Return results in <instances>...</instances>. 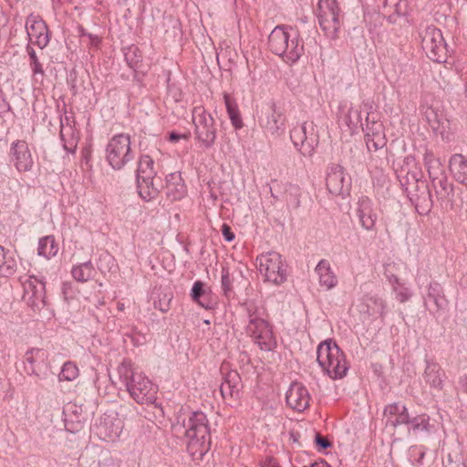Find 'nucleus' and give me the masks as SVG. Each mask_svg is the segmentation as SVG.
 Wrapping results in <instances>:
<instances>
[{
  "label": "nucleus",
  "instance_id": "obj_1",
  "mask_svg": "<svg viewBox=\"0 0 467 467\" xmlns=\"http://www.w3.org/2000/svg\"><path fill=\"white\" fill-rule=\"evenodd\" d=\"M268 47L272 53L290 64L298 61L304 54V41L298 30L285 25L276 26L271 31Z\"/></svg>",
  "mask_w": 467,
  "mask_h": 467
},
{
  "label": "nucleus",
  "instance_id": "obj_2",
  "mask_svg": "<svg viewBox=\"0 0 467 467\" xmlns=\"http://www.w3.org/2000/svg\"><path fill=\"white\" fill-rule=\"evenodd\" d=\"M245 306L248 316L246 333L261 350H273L276 347V339L271 325L265 318V309L253 302H248Z\"/></svg>",
  "mask_w": 467,
  "mask_h": 467
},
{
  "label": "nucleus",
  "instance_id": "obj_3",
  "mask_svg": "<svg viewBox=\"0 0 467 467\" xmlns=\"http://www.w3.org/2000/svg\"><path fill=\"white\" fill-rule=\"evenodd\" d=\"M317 360L333 379L344 378L349 368L344 352L333 339H326L317 346Z\"/></svg>",
  "mask_w": 467,
  "mask_h": 467
},
{
  "label": "nucleus",
  "instance_id": "obj_4",
  "mask_svg": "<svg viewBox=\"0 0 467 467\" xmlns=\"http://www.w3.org/2000/svg\"><path fill=\"white\" fill-rule=\"evenodd\" d=\"M317 360L333 379L344 378L349 368L344 352L333 339H326L317 346Z\"/></svg>",
  "mask_w": 467,
  "mask_h": 467
},
{
  "label": "nucleus",
  "instance_id": "obj_5",
  "mask_svg": "<svg viewBox=\"0 0 467 467\" xmlns=\"http://www.w3.org/2000/svg\"><path fill=\"white\" fill-rule=\"evenodd\" d=\"M400 182L409 199L420 213H427L431 210L433 206L432 192L417 172L408 171Z\"/></svg>",
  "mask_w": 467,
  "mask_h": 467
},
{
  "label": "nucleus",
  "instance_id": "obj_6",
  "mask_svg": "<svg viewBox=\"0 0 467 467\" xmlns=\"http://www.w3.org/2000/svg\"><path fill=\"white\" fill-rule=\"evenodd\" d=\"M314 14L325 35L332 39L337 38L344 17L338 2L337 0H318Z\"/></svg>",
  "mask_w": 467,
  "mask_h": 467
},
{
  "label": "nucleus",
  "instance_id": "obj_7",
  "mask_svg": "<svg viewBox=\"0 0 467 467\" xmlns=\"http://www.w3.org/2000/svg\"><path fill=\"white\" fill-rule=\"evenodd\" d=\"M424 165L427 168L431 182V191L438 201L446 200L452 192V186L448 182L447 176L440 161L431 151L426 150L423 157Z\"/></svg>",
  "mask_w": 467,
  "mask_h": 467
},
{
  "label": "nucleus",
  "instance_id": "obj_8",
  "mask_svg": "<svg viewBox=\"0 0 467 467\" xmlns=\"http://www.w3.org/2000/svg\"><path fill=\"white\" fill-rule=\"evenodd\" d=\"M421 47L426 56L437 63H443L448 57V48L441 31L434 26H428L420 32Z\"/></svg>",
  "mask_w": 467,
  "mask_h": 467
},
{
  "label": "nucleus",
  "instance_id": "obj_9",
  "mask_svg": "<svg viewBox=\"0 0 467 467\" xmlns=\"http://www.w3.org/2000/svg\"><path fill=\"white\" fill-rule=\"evenodd\" d=\"M261 275L265 281L279 285L286 281L287 265L282 260L279 253L271 251L261 254L256 258Z\"/></svg>",
  "mask_w": 467,
  "mask_h": 467
},
{
  "label": "nucleus",
  "instance_id": "obj_10",
  "mask_svg": "<svg viewBox=\"0 0 467 467\" xmlns=\"http://www.w3.org/2000/svg\"><path fill=\"white\" fill-rule=\"evenodd\" d=\"M362 107L367 113L365 123L361 127L365 133L367 148L369 151H377L387 143L384 127L377 115L371 111L373 106L370 101H363Z\"/></svg>",
  "mask_w": 467,
  "mask_h": 467
},
{
  "label": "nucleus",
  "instance_id": "obj_11",
  "mask_svg": "<svg viewBox=\"0 0 467 467\" xmlns=\"http://www.w3.org/2000/svg\"><path fill=\"white\" fill-rule=\"evenodd\" d=\"M106 158L114 170H120L132 161L134 155L130 148V135L124 133L114 135L107 145Z\"/></svg>",
  "mask_w": 467,
  "mask_h": 467
},
{
  "label": "nucleus",
  "instance_id": "obj_12",
  "mask_svg": "<svg viewBox=\"0 0 467 467\" xmlns=\"http://www.w3.org/2000/svg\"><path fill=\"white\" fill-rule=\"evenodd\" d=\"M156 174L153 160L149 155H142L138 163L136 178L139 194L145 201L154 199L158 195L159 191L154 183Z\"/></svg>",
  "mask_w": 467,
  "mask_h": 467
},
{
  "label": "nucleus",
  "instance_id": "obj_13",
  "mask_svg": "<svg viewBox=\"0 0 467 467\" xmlns=\"http://www.w3.org/2000/svg\"><path fill=\"white\" fill-rule=\"evenodd\" d=\"M290 139L294 146L305 157H311L318 144V138L315 132L313 122H304L295 126L290 130Z\"/></svg>",
  "mask_w": 467,
  "mask_h": 467
},
{
  "label": "nucleus",
  "instance_id": "obj_14",
  "mask_svg": "<svg viewBox=\"0 0 467 467\" xmlns=\"http://www.w3.org/2000/svg\"><path fill=\"white\" fill-rule=\"evenodd\" d=\"M192 121L195 126L196 139L204 148H211L216 140V128L214 119L202 107L194 108Z\"/></svg>",
  "mask_w": 467,
  "mask_h": 467
},
{
  "label": "nucleus",
  "instance_id": "obj_15",
  "mask_svg": "<svg viewBox=\"0 0 467 467\" xmlns=\"http://www.w3.org/2000/svg\"><path fill=\"white\" fill-rule=\"evenodd\" d=\"M23 285V301L34 311H40L46 305L45 283L34 275L20 277Z\"/></svg>",
  "mask_w": 467,
  "mask_h": 467
},
{
  "label": "nucleus",
  "instance_id": "obj_16",
  "mask_svg": "<svg viewBox=\"0 0 467 467\" xmlns=\"http://www.w3.org/2000/svg\"><path fill=\"white\" fill-rule=\"evenodd\" d=\"M326 186L334 196L345 198L351 189V177L339 164H330L327 169Z\"/></svg>",
  "mask_w": 467,
  "mask_h": 467
},
{
  "label": "nucleus",
  "instance_id": "obj_17",
  "mask_svg": "<svg viewBox=\"0 0 467 467\" xmlns=\"http://www.w3.org/2000/svg\"><path fill=\"white\" fill-rule=\"evenodd\" d=\"M130 397L139 404H152L156 400L158 387L142 372L126 387Z\"/></svg>",
  "mask_w": 467,
  "mask_h": 467
},
{
  "label": "nucleus",
  "instance_id": "obj_18",
  "mask_svg": "<svg viewBox=\"0 0 467 467\" xmlns=\"http://www.w3.org/2000/svg\"><path fill=\"white\" fill-rule=\"evenodd\" d=\"M181 418H179L178 423L183 428L186 437L210 435L209 421L206 414L202 411H192L185 415L182 420Z\"/></svg>",
  "mask_w": 467,
  "mask_h": 467
},
{
  "label": "nucleus",
  "instance_id": "obj_19",
  "mask_svg": "<svg viewBox=\"0 0 467 467\" xmlns=\"http://www.w3.org/2000/svg\"><path fill=\"white\" fill-rule=\"evenodd\" d=\"M422 299L425 308L431 315L444 311L449 304L443 287L436 281H432L427 285L425 292L422 293Z\"/></svg>",
  "mask_w": 467,
  "mask_h": 467
},
{
  "label": "nucleus",
  "instance_id": "obj_20",
  "mask_svg": "<svg viewBox=\"0 0 467 467\" xmlns=\"http://www.w3.org/2000/svg\"><path fill=\"white\" fill-rule=\"evenodd\" d=\"M10 159L19 172L30 171L33 168L34 161L26 140H17L12 142Z\"/></svg>",
  "mask_w": 467,
  "mask_h": 467
},
{
  "label": "nucleus",
  "instance_id": "obj_21",
  "mask_svg": "<svg viewBox=\"0 0 467 467\" xmlns=\"http://www.w3.org/2000/svg\"><path fill=\"white\" fill-rule=\"evenodd\" d=\"M27 36L32 43L38 46L41 49L49 43V35L47 26L38 16L31 14L26 21Z\"/></svg>",
  "mask_w": 467,
  "mask_h": 467
},
{
  "label": "nucleus",
  "instance_id": "obj_22",
  "mask_svg": "<svg viewBox=\"0 0 467 467\" xmlns=\"http://www.w3.org/2000/svg\"><path fill=\"white\" fill-rule=\"evenodd\" d=\"M262 128L272 136L279 137L285 130V117L283 110L272 102L270 111L260 119Z\"/></svg>",
  "mask_w": 467,
  "mask_h": 467
},
{
  "label": "nucleus",
  "instance_id": "obj_23",
  "mask_svg": "<svg viewBox=\"0 0 467 467\" xmlns=\"http://www.w3.org/2000/svg\"><path fill=\"white\" fill-rule=\"evenodd\" d=\"M243 383L239 373L236 370H231L223 377L220 386V392L223 400L229 404L236 403L242 394Z\"/></svg>",
  "mask_w": 467,
  "mask_h": 467
},
{
  "label": "nucleus",
  "instance_id": "obj_24",
  "mask_svg": "<svg viewBox=\"0 0 467 467\" xmlns=\"http://www.w3.org/2000/svg\"><path fill=\"white\" fill-rule=\"evenodd\" d=\"M48 354L43 348H31L25 354V370L29 375L40 377L48 368Z\"/></svg>",
  "mask_w": 467,
  "mask_h": 467
},
{
  "label": "nucleus",
  "instance_id": "obj_25",
  "mask_svg": "<svg viewBox=\"0 0 467 467\" xmlns=\"http://www.w3.org/2000/svg\"><path fill=\"white\" fill-rule=\"evenodd\" d=\"M123 429V422L116 412L104 413L97 425L98 434L103 440H115Z\"/></svg>",
  "mask_w": 467,
  "mask_h": 467
},
{
  "label": "nucleus",
  "instance_id": "obj_26",
  "mask_svg": "<svg viewBox=\"0 0 467 467\" xmlns=\"http://www.w3.org/2000/svg\"><path fill=\"white\" fill-rule=\"evenodd\" d=\"M358 308L363 320L380 318L383 321L387 313L385 300L377 296H365Z\"/></svg>",
  "mask_w": 467,
  "mask_h": 467
},
{
  "label": "nucleus",
  "instance_id": "obj_27",
  "mask_svg": "<svg viewBox=\"0 0 467 467\" xmlns=\"http://www.w3.org/2000/svg\"><path fill=\"white\" fill-rule=\"evenodd\" d=\"M356 213L362 228L367 231H371L375 228L378 213L373 202L368 197L362 196L358 199Z\"/></svg>",
  "mask_w": 467,
  "mask_h": 467
},
{
  "label": "nucleus",
  "instance_id": "obj_28",
  "mask_svg": "<svg viewBox=\"0 0 467 467\" xmlns=\"http://www.w3.org/2000/svg\"><path fill=\"white\" fill-rule=\"evenodd\" d=\"M285 400L291 409L304 411L309 406L310 395L302 383L294 382L286 391Z\"/></svg>",
  "mask_w": 467,
  "mask_h": 467
},
{
  "label": "nucleus",
  "instance_id": "obj_29",
  "mask_svg": "<svg viewBox=\"0 0 467 467\" xmlns=\"http://www.w3.org/2000/svg\"><path fill=\"white\" fill-rule=\"evenodd\" d=\"M446 375L441 367L434 360H426L423 379L431 389L441 390L443 389Z\"/></svg>",
  "mask_w": 467,
  "mask_h": 467
},
{
  "label": "nucleus",
  "instance_id": "obj_30",
  "mask_svg": "<svg viewBox=\"0 0 467 467\" xmlns=\"http://www.w3.org/2000/svg\"><path fill=\"white\" fill-rule=\"evenodd\" d=\"M384 416L387 418V424L394 428L400 425H405L409 422V411L405 404L401 402H393L385 407L383 411Z\"/></svg>",
  "mask_w": 467,
  "mask_h": 467
},
{
  "label": "nucleus",
  "instance_id": "obj_31",
  "mask_svg": "<svg viewBox=\"0 0 467 467\" xmlns=\"http://www.w3.org/2000/svg\"><path fill=\"white\" fill-rule=\"evenodd\" d=\"M186 192V185L180 172H171L166 176L165 192L171 201L182 199Z\"/></svg>",
  "mask_w": 467,
  "mask_h": 467
},
{
  "label": "nucleus",
  "instance_id": "obj_32",
  "mask_svg": "<svg viewBox=\"0 0 467 467\" xmlns=\"http://www.w3.org/2000/svg\"><path fill=\"white\" fill-rule=\"evenodd\" d=\"M187 451L193 461H202L204 455L209 451L211 446L210 435L186 437Z\"/></svg>",
  "mask_w": 467,
  "mask_h": 467
},
{
  "label": "nucleus",
  "instance_id": "obj_33",
  "mask_svg": "<svg viewBox=\"0 0 467 467\" xmlns=\"http://www.w3.org/2000/svg\"><path fill=\"white\" fill-rule=\"evenodd\" d=\"M315 272L318 276L320 286L325 287L327 290H331L337 285V277L327 260L321 259L317 263Z\"/></svg>",
  "mask_w": 467,
  "mask_h": 467
},
{
  "label": "nucleus",
  "instance_id": "obj_34",
  "mask_svg": "<svg viewBox=\"0 0 467 467\" xmlns=\"http://www.w3.org/2000/svg\"><path fill=\"white\" fill-rule=\"evenodd\" d=\"M17 269V261L15 254L0 245V276L9 277Z\"/></svg>",
  "mask_w": 467,
  "mask_h": 467
},
{
  "label": "nucleus",
  "instance_id": "obj_35",
  "mask_svg": "<svg viewBox=\"0 0 467 467\" xmlns=\"http://www.w3.org/2000/svg\"><path fill=\"white\" fill-rule=\"evenodd\" d=\"M65 121L66 124L63 119L61 120L60 138L64 142V149L68 152H74L78 144V137L74 128L69 124L68 117L65 118Z\"/></svg>",
  "mask_w": 467,
  "mask_h": 467
},
{
  "label": "nucleus",
  "instance_id": "obj_36",
  "mask_svg": "<svg viewBox=\"0 0 467 467\" xmlns=\"http://www.w3.org/2000/svg\"><path fill=\"white\" fill-rule=\"evenodd\" d=\"M450 167L457 182L467 186V160L461 154L453 155Z\"/></svg>",
  "mask_w": 467,
  "mask_h": 467
},
{
  "label": "nucleus",
  "instance_id": "obj_37",
  "mask_svg": "<svg viewBox=\"0 0 467 467\" xmlns=\"http://www.w3.org/2000/svg\"><path fill=\"white\" fill-rule=\"evenodd\" d=\"M223 100L232 125L235 130L242 129L244 127V122L235 99L232 98L230 94L224 93Z\"/></svg>",
  "mask_w": 467,
  "mask_h": 467
},
{
  "label": "nucleus",
  "instance_id": "obj_38",
  "mask_svg": "<svg viewBox=\"0 0 467 467\" xmlns=\"http://www.w3.org/2000/svg\"><path fill=\"white\" fill-rule=\"evenodd\" d=\"M58 244L53 235L42 237L38 241L37 254L46 259H50L58 252Z\"/></svg>",
  "mask_w": 467,
  "mask_h": 467
},
{
  "label": "nucleus",
  "instance_id": "obj_39",
  "mask_svg": "<svg viewBox=\"0 0 467 467\" xmlns=\"http://www.w3.org/2000/svg\"><path fill=\"white\" fill-rule=\"evenodd\" d=\"M96 269L94 268L91 261H88L78 265L73 266L71 274L73 278L78 282H87L96 275Z\"/></svg>",
  "mask_w": 467,
  "mask_h": 467
},
{
  "label": "nucleus",
  "instance_id": "obj_40",
  "mask_svg": "<svg viewBox=\"0 0 467 467\" xmlns=\"http://www.w3.org/2000/svg\"><path fill=\"white\" fill-rule=\"evenodd\" d=\"M405 425H408L409 431H412L413 433L429 431L430 416L425 413L412 418L410 416L409 422L405 423Z\"/></svg>",
  "mask_w": 467,
  "mask_h": 467
},
{
  "label": "nucleus",
  "instance_id": "obj_41",
  "mask_svg": "<svg viewBox=\"0 0 467 467\" xmlns=\"http://www.w3.org/2000/svg\"><path fill=\"white\" fill-rule=\"evenodd\" d=\"M118 375L119 377L120 381L124 384L125 387L135 379L136 375H140L141 372L135 371L132 367V363L129 359H124L120 365L117 368Z\"/></svg>",
  "mask_w": 467,
  "mask_h": 467
},
{
  "label": "nucleus",
  "instance_id": "obj_42",
  "mask_svg": "<svg viewBox=\"0 0 467 467\" xmlns=\"http://www.w3.org/2000/svg\"><path fill=\"white\" fill-rule=\"evenodd\" d=\"M343 121L353 132L364 124L361 118V109L350 107L343 118Z\"/></svg>",
  "mask_w": 467,
  "mask_h": 467
},
{
  "label": "nucleus",
  "instance_id": "obj_43",
  "mask_svg": "<svg viewBox=\"0 0 467 467\" xmlns=\"http://www.w3.org/2000/svg\"><path fill=\"white\" fill-rule=\"evenodd\" d=\"M191 296L193 301L197 302L202 307L210 308V302L208 300V294L204 289V284L202 281L194 282Z\"/></svg>",
  "mask_w": 467,
  "mask_h": 467
},
{
  "label": "nucleus",
  "instance_id": "obj_44",
  "mask_svg": "<svg viewBox=\"0 0 467 467\" xmlns=\"http://www.w3.org/2000/svg\"><path fill=\"white\" fill-rule=\"evenodd\" d=\"M26 52L29 57V66L33 72V76L37 77L38 75L43 78L45 75V71L43 68V65L40 63L36 51L34 48L30 46H26Z\"/></svg>",
  "mask_w": 467,
  "mask_h": 467
},
{
  "label": "nucleus",
  "instance_id": "obj_45",
  "mask_svg": "<svg viewBox=\"0 0 467 467\" xmlns=\"http://www.w3.org/2000/svg\"><path fill=\"white\" fill-rule=\"evenodd\" d=\"M78 377V368L77 365L71 361L64 363L58 375L60 381H72Z\"/></svg>",
  "mask_w": 467,
  "mask_h": 467
},
{
  "label": "nucleus",
  "instance_id": "obj_46",
  "mask_svg": "<svg viewBox=\"0 0 467 467\" xmlns=\"http://www.w3.org/2000/svg\"><path fill=\"white\" fill-rule=\"evenodd\" d=\"M285 201L294 208L300 205V188L295 184H288L285 188Z\"/></svg>",
  "mask_w": 467,
  "mask_h": 467
},
{
  "label": "nucleus",
  "instance_id": "obj_47",
  "mask_svg": "<svg viewBox=\"0 0 467 467\" xmlns=\"http://www.w3.org/2000/svg\"><path fill=\"white\" fill-rule=\"evenodd\" d=\"M234 277L231 275L229 269L227 267L222 268V276H221V287L223 289V295L227 297H230L234 293Z\"/></svg>",
  "mask_w": 467,
  "mask_h": 467
},
{
  "label": "nucleus",
  "instance_id": "obj_48",
  "mask_svg": "<svg viewBox=\"0 0 467 467\" xmlns=\"http://www.w3.org/2000/svg\"><path fill=\"white\" fill-rule=\"evenodd\" d=\"M124 55L126 61L131 67H137L141 58L140 52L136 46L129 47Z\"/></svg>",
  "mask_w": 467,
  "mask_h": 467
},
{
  "label": "nucleus",
  "instance_id": "obj_49",
  "mask_svg": "<svg viewBox=\"0 0 467 467\" xmlns=\"http://www.w3.org/2000/svg\"><path fill=\"white\" fill-rule=\"evenodd\" d=\"M396 294V299L400 303H405L409 301L412 296V292L410 289L403 285L400 286H395L393 290Z\"/></svg>",
  "mask_w": 467,
  "mask_h": 467
},
{
  "label": "nucleus",
  "instance_id": "obj_50",
  "mask_svg": "<svg viewBox=\"0 0 467 467\" xmlns=\"http://www.w3.org/2000/svg\"><path fill=\"white\" fill-rule=\"evenodd\" d=\"M316 444L319 447V449L326 450L331 447V442L321 434L317 433L315 436Z\"/></svg>",
  "mask_w": 467,
  "mask_h": 467
},
{
  "label": "nucleus",
  "instance_id": "obj_51",
  "mask_svg": "<svg viewBox=\"0 0 467 467\" xmlns=\"http://www.w3.org/2000/svg\"><path fill=\"white\" fill-rule=\"evenodd\" d=\"M222 234L227 242H232L235 238L231 227L226 223H223L222 226Z\"/></svg>",
  "mask_w": 467,
  "mask_h": 467
},
{
  "label": "nucleus",
  "instance_id": "obj_52",
  "mask_svg": "<svg viewBox=\"0 0 467 467\" xmlns=\"http://www.w3.org/2000/svg\"><path fill=\"white\" fill-rule=\"evenodd\" d=\"M190 136V133L188 134H180V133H177L175 131H171L169 135V140L171 142H177L179 141L181 139H185L187 140Z\"/></svg>",
  "mask_w": 467,
  "mask_h": 467
},
{
  "label": "nucleus",
  "instance_id": "obj_53",
  "mask_svg": "<svg viewBox=\"0 0 467 467\" xmlns=\"http://www.w3.org/2000/svg\"><path fill=\"white\" fill-rule=\"evenodd\" d=\"M379 2H382L384 5H393L395 7V11L397 14H401L400 11V0H379Z\"/></svg>",
  "mask_w": 467,
  "mask_h": 467
},
{
  "label": "nucleus",
  "instance_id": "obj_54",
  "mask_svg": "<svg viewBox=\"0 0 467 467\" xmlns=\"http://www.w3.org/2000/svg\"><path fill=\"white\" fill-rule=\"evenodd\" d=\"M11 107L9 103L6 102L5 99H0V115L9 111Z\"/></svg>",
  "mask_w": 467,
  "mask_h": 467
},
{
  "label": "nucleus",
  "instance_id": "obj_55",
  "mask_svg": "<svg viewBox=\"0 0 467 467\" xmlns=\"http://www.w3.org/2000/svg\"><path fill=\"white\" fill-rule=\"evenodd\" d=\"M389 283L391 284L393 290L395 289V286H400V285H403V284L400 281L399 277H398L397 275H391L389 277Z\"/></svg>",
  "mask_w": 467,
  "mask_h": 467
},
{
  "label": "nucleus",
  "instance_id": "obj_56",
  "mask_svg": "<svg viewBox=\"0 0 467 467\" xmlns=\"http://www.w3.org/2000/svg\"><path fill=\"white\" fill-rule=\"evenodd\" d=\"M449 467H466L462 462L452 461L451 455L448 456Z\"/></svg>",
  "mask_w": 467,
  "mask_h": 467
},
{
  "label": "nucleus",
  "instance_id": "obj_57",
  "mask_svg": "<svg viewBox=\"0 0 467 467\" xmlns=\"http://www.w3.org/2000/svg\"><path fill=\"white\" fill-rule=\"evenodd\" d=\"M88 37L90 39L91 43L95 46H97L100 43V39L97 36H94L89 33V34H88Z\"/></svg>",
  "mask_w": 467,
  "mask_h": 467
},
{
  "label": "nucleus",
  "instance_id": "obj_58",
  "mask_svg": "<svg viewBox=\"0 0 467 467\" xmlns=\"http://www.w3.org/2000/svg\"><path fill=\"white\" fill-rule=\"evenodd\" d=\"M461 384L463 390L467 393V375L461 378Z\"/></svg>",
  "mask_w": 467,
  "mask_h": 467
},
{
  "label": "nucleus",
  "instance_id": "obj_59",
  "mask_svg": "<svg viewBox=\"0 0 467 467\" xmlns=\"http://www.w3.org/2000/svg\"><path fill=\"white\" fill-rule=\"evenodd\" d=\"M117 308H118V310H119V311H123V310H124V308H125V306H124V304H123V303L118 302V304H117Z\"/></svg>",
  "mask_w": 467,
  "mask_h": 467
},
{
  "label": "nucleus",
  "instance_id": "obj_60",
  "mask_svg": "<svg viewBox=\"0 0 467 467\" xmlns=\"http://www.w3.org/2000/svg\"><path fill=\"white\" fill-rule=\"evenodd\" d=\"M68 288V285L67 284H64L63 285V293L66 295L67 293V289Z\"/></svg>",
  "mask_w": 467,
  "mask_h": 467
},
{
  "label": "nucleus",
  "instance_id": "obj_61",
  "mask_svg": "<svg viewBox=\"0 0 467 467\" xmlns=\"http://www.w3.org/2000/svg\"><path fill=\"white\" fill-rule=\"evenodd\" d=\"M80 33L82 36H88V34L87 32H85V30L83 28L80 29Z\"/></svg>",
  "mask_w": 467,
  "mask_h": 467
},
{
  "label": "nucleus",
  "instance_id": "obj_62",
  "mask_svg": "<svg viewBox=\"0 0 467 467\" xmlns=\"http://www.w3.org/2000/svg\"><path fill=\"white\" fill-rule=\"evenodd\" d=\"M271 191V195L272 197H274L275 199H277V196L274 193V192L272 191V189H270Z\"/></svg>",
  "mask_w": 467,
  "mask_h": 467
},
{
  "label": "nucleus",
  "instance_id": "obj_63",
  "mask_svg": "<svg viewBox=\"0 0 467 467\" xmlns=\"http://www.w3.org/2000/svg\"><path fill=\"white\" fill-rule=\"evenodd\" d=\"M465 96L467 97V82H466V85H465Z\"/></svg>",
  "mask_w": 467,
  "mask_h": 467
},
{
  "label": "nucleus",
  "instance_id": "obj_64",
  "mask_svg": "<svg viewBox=\"0 0 467 467\" xmlns=\"http://www.w3.org/2000/svg\"><path fill=\"white\" fill-rule=\"evenodd\" d=\"M104 304V301L103 300H99V305H103Z\"/></svg>",
  "mask_w": 467,
  "mask_h": 467
}]
</instances>
